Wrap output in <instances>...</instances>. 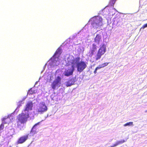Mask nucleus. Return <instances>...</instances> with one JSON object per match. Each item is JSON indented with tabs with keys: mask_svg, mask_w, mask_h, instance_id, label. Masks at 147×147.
Listing matches in <instances>:
<instances>
[{
	"mask_svg": "<svg viewBox=\"0 0 147 147\" xmlns=\"http://www.w3.org/2000/svg\"><path fill=\"white\" fill-rule=\"evenodd\" d=\"M67 60L68 64H72L75 69L76 67L78 72H82L87 67L86 63L82 61H80L79 57L74 58L72 56H70L67 58Z\"/></svg>",
	"mask_w": 147,
	"mask_h": 147,
	"instance_id": "1",
	"label": "nucleus"
},
{
	"mask_svg": "<svg viewBox=\"0 0 147 147\" xmlns=\"http://www.w3.org/2000/svg\"><path fill=\"white\" fill-rule=\"evenodd\" d=\"M62 53L61 49L59 48L56 51L53 57L48 62L49 68H55L60 63L59 56Z\"/></svg>",
	"mask_w": 147,
	"mask_h": 147,
	"instance_id": "2",
	"label": "nucleus"
},
{
	"mask_svg": "<svg viewBox=\"0 0 147 147\" xmlns=\"http://www.w3.org/2000/svg\"><path fill=\"white\" fill-rule=\"evenodd\" d=\"M89 22L90 23L92 28L95 30L103 24V20L100 16H94L91 18Z\"/></svg>",
	"mask_w": 147,
	"mask_h": 147,
	"instance_id": "3",
	"label": "nucleus"
},
{
	"mask_svg": "<svg viewBox=\"0 0 147 147\" xmlns=\"http://www.w3.org/2000/svg\"><path fill=\"white\" fill-rule=\"evenodd\" d=\"M67 64L68 66H71L65 69L63 73V75L65 76L69 77L73 75L75 69L72 64H68L67 60Z\"/></svg>",
	"mask_w": 147,
	"mask_h": 147,
	"instance_id": "4",
	"label": "nucleus"
},
{
	"mask_svg": "<svg viewBox=\"0 0 147 147\" xmlns=\"http://www.w3.org/2000/svg\"><path fill=\"white\" fill-rule=\"evenodd\" d=\"M47 110V107L44 102H40L37 107L36 111L38 113L42 114L46 112Z\"/></svg>",
	"mask_w": 147,
	"mask_h": 147,
	"instance_id": "5",
	"label": "nucleus"
},
{
	"mask_svg": "<svg viewBox=\"0 0 147 147\" xmlns=\"http://www.w3.org/2000/svg\"><path fill=\"white\" fill-rule=\"evenodd\" d=\"M106 45L103 44L99 49L97 55L95 56L96 61H98L101 58L102 56L104 55L106 52Z\"/></svg>",
	"mask_w": 147,
	"mask_h": 147,
	"instance_id": "6",
	"label": "nucleus"
},
{
	"mask_svg": "<svg viewBox=\"0 0 147 147\" xmlns=\"http://www.w3.org/2000/svg\"><path fill=\"white\" fill-rule=\"evenodd\" d=\"M29 117V113L23 112V111H22L21 114H20L18 117V122H19V123H26L27 121V119Z\"/></svg>",
	"mask_w": 147,
	"mask_h": 147,
	"instance_id": "7",
	"label": "nucleus"
},
{
	"mask_svg": "<svg viewBox=\"0 0 147 147\" xmlns=\"http://www.w3.org/2000/svg\"><path fill=\"white\" fill-rule=\"evenodd\" d=\"M61 78L60 76H58L55 77V80L51 84V87L53 90L59 87L61 84Z\"/></svg>",
	"mask_w": 147,
	"mask_h": 147,
	"instance_id": "8",
	"label": "nucleus"
},
{
	"mask_svg": "<svg viewBox=\"0 0 147 147\" xmlns=\"http://www.w3.org/2000/svg\"><path fill=\"white\" fill-rule=\"evenodd\" d=\"M33 106V103L32 101H28L26 105L24 110L23 111V112L29 113V111L32 110Z\"/></svg>",
	"mask_w": 147,
	"mask_h": 147,
	"instance_id": "9",
	"label": "nucleus"
},
{
	"mask_svg": "<svg viewBox=\"0 0 147 147\" xmlns=\"http://www.w3.org/2000/svg\"><path fill=\"white\" fill-rule=\"evenodd\" d=\"M2 123L0 126V130L2 129L4 127L3 123H7L10 122V119L9 118V115L3 118L2 120Z\"/></svg>",
	"mask_w": 147,
	"mask_h": 147,
	"instance_id": "10",
	"label": "nucleus"
},
{
	"mask_svg": "<svg viewBox=\"0 0 147 147\" xmlns=\"http://www.w3.org/2000/svg\"><path fill=\"white\" fill-rule=\"evenodd\" d=\"M40 123V122H39L34 125L30 131V134L31 135L33 136L36 133V130L38 128Z\"/></svg>",
	"mask_w": 147,
	"mask_h": 147,
	"instance_id": "11",
	"label": "nucleus"
},
{
	"mask_svg": "<svg viewBox=\"0 0 147 147\" xmlns=\"http://www.w3.org/2000/svg\"><path fill=\"white\" fill-rule=\"evenodd\" d=\"M94 41L96 44L99 45L102 42V36L101 34H97L95 39Z\"/></svg>",
	"mask_w": 147,
	"mask_h": 147,
	"instance_id": "12",
	"label": "nucleus"
},
{
	"mask_svg": "<svg viewBox=\"0 0 147 147\" xmlns=\"http://www.w3.org/2000/svg\"><path fill=\"white\" fill-rule=\"evenodd\" d=\"M29 134L20 138L18 141V143L22 144L24 142L28 139Z\"/></svg>",
	"mask_w": 147,
	"mask_h": 147,
	"instance_id": "13",
	"label": "nucleus"
},
{
	"mask_svg": "<svg viewBox=\"0 0 147 147\" xmlns=\"http://www.w3.org/2000/svg\"><path fill=\"white\" fill-rule=\"evenodd\" d=\"M75 81L73 78H71L65 83V85L67 87L71 86L74 84Z\"/></svg>",
	"mask_w": 147,
	"mask_h": 147,
	"instance_id": "14",
	"label": "nucleus"
},
{
	"mask_svg": "<svg viewBox=\"0 0 147 147\" xmlns=\"http://www.w3.org/2000/svg\"><path fill=\"white\" fill-rule=\"evenodd\" d=\"M19 123V122H18V127L21 130H23L25 128L24 123Z\"/></svg>",
	"mask_w": 147,
	"mask_h": 147,
	"instance_id": "15",
	"label": "nucleus"
},
{
	"mask_svg": "<svg viewBox=\"0 0 147 147\" xmlns=\"http://www.w3.org/2000/svg\"><path fill=\"white\" fill-rule=\"evenodd\" d=\"M125 141L124 140H121L120 141H117L115 144L112 146H110L109 147H114L117 146L118 145L122 144Z\"/></svg>",
	"mask_w": 147,
	"mask_h": 147,
	"instance_id": "16",
	"label": "nucleus"
},
{
	"mask_svg": "<svg viewBox=\"0 0 147 147\" xmlns=\"http://www.w3.org/2000/svg\"><path fill=\"white\" fill-rule=\"evenodd\" d=\"M26 98V97H24L22 100L20 101L18 104V107L17 109L16 110V111H17L18 109L20 107V106H21L22 104L24 103V101L25 99Z\"/></svg>",
	"mask_w": 147,
	"mask_h": 147,
	"instance_id": "17",
	"label": "nucleus"
},
{
	"mask_svg": "<svg viewBox=\"0 0 147 147\" xmlns=\"http://www.w3.org/2000/svg\"><path fill=\"white\" fill-rule=\"evenodd\" d=\"M96 45H95V44H93L92 45V48L90 49V50L94 52L95 51L96 49Z\"/></svg>",
	"mask_w": 147,
	"mask_h": 147,
	"instance_id": "18",
	"label": "nucleus"
},
{
	"mask_svg": "<svg viewBox=\"0 0 147 147\" xmlns=\"http://www.w3.org/2000/svg\"><path fill=\"white\" fill-rule=\"evenodd\" d=\"M133 123L132 122H129L124 124L123 125V126L124 127H126L127 126H133L134 125Z\"/></svg>",
	"mask_w": 147,
	"mask_h": 147,
	"instance_id": "19",
	"label": "nucleus"
},
{
	"mask_svg": "<svg viewBox=\"0 0 147 147\" xmlns=\"http://www.w3.org/2000/svg\"><path fill=\"white\" fill-rule=\"evenodd\" d=\"M117 0H111L109 2V4L110 5L113 6L116 1Z\"/></svg>",
	"mask_w": 147,
	"mask_h": 147,
	"instance_id": "20",
	"label": "nucleus"
},
{
	"mask_svg": "<svg viewBox=\"0 0 147 147\" xmlns=\"http://www.w3.org/2000/svg\"><path fill=\"white\" fill-rule=\"evenodd\" d=\"M101 68H102V67H101V66L100 65H99L98 67H97L96 68L95 70L94 71V74H96V73L97 70H98V69H100Z\"/></svg>",
	"mask_w": 147,
	"mask_h": 147,
	"instance_id": "21",
	"label": "nucleus"
},
{
	"mask_svg": "<svg viewBox=\"0 0 147 147\" xmlns=\"http://www.w3.org/2000/svg\"><path fill=\"white\" fill-rule=\"evenodd\" d=\"M94 52L90 50L89 53L88 54V55L89 57H92V55L94 53Z\"/></svg>",
	"mask_w": 147,
	"mask_h": 147,
	"instance_id": "22",
	"label": "nucleus"
},
{
	"mask_svg": "<svg viewBox=\"0 0 147 147\" xmlns=\"http://www.w3.org/2000/svg\"><path fill=\"white\" fill-rule=\"evenodd\" d=\"M35 92L34 91L32 90V89L31 88L30 90H29L28 92V94H32L34 93Z\"/></svg>",
	"mask_w": 147,
	"mask_h": 147,
	"instance_id": "23",
	"label": "nucleus"
},
{
	"mask_svg": "<svg viewBox=\"0 0 147 147\" xmlns=\"http://www.w3.org/2000/svg\"><path fill=\"white\" fill-rule=\"evenodd\" d=\"M109 64L108 63H105L102 64L100 65L101 66V67L103 68L106 66H107Z\"/></svg>",
	"mask_w": 147,
	"mask_h": 147,
	"instance_id": "24",
	"label": "nucleus"
},
{
	"mask_svg": "<svg viewBox=\"0 0 147 147\" xmlns=\"http://www.w3.org/2000/svg\"><path fill=\"white\" fill-rule=\"evenodd\" d=\"M116 11L117 12V11L116 10V9H115L114 8L112 10V12H113V13H112L111 14L113 16L114 15L115 13V12H116Z\"/></svg>",
	"mask_w": 147,
	"mask_h": 147,
	"instance_id": "25",
	"label": "nucleus"
},
{
	"mask_svg": "<svg viewBox=\"0 0 147 147\" xmlns=\"http://www.w3.org/2000/svg\"><path fill=\"white\" fill-rule=\"evenodd\" d=\"M54 75H55V74L54 73L51 74V76H50V80H52L53 79V76Z\"/></svg>",
	"mask_w": 147,
	"mask_h": 147,
	"instance_id": "26",
	"label": "nucleus"
},
{
	"mask_svg": "<svg viewBox=\"0 0 147 147\" xmlns=\"http://www.w3.org/2000/svg\"><path fill=\"white\" fill-rule=\"evenodd\" d=\"M147 27V24H144L142 27L140 28V30H141L142 28L144 29L145 28Z\"/></svg>",
	"mask_w": 147,
	"mask_h": 147,
	"instance_id": "27",
	"label": "nucleus"
},
{
	"mask_svg": "<svg viewBox=\"0 0 147 147\" xmlns=\"http://www.w3.org/2000/svg\"><path fill=\"white\" fill-rule=\"evenodd\" d=\"M38 81H37L35 83V85H36V84H37V83H38Z\"/></svg>",
	"mask_w": 147,
	"mask_h": 147,
	"instance_id": "28",
	"label": "nucleus"
}]
</instances>
